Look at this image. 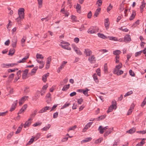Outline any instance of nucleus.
Here are the masks:
<instances>
[{
	"mask_svg": "<svg viewBox=\"0 0 146 146\" xmlns=\"http://www.w3.org/2000/svg\"><path fill=\"white\" fill-rule=\"evenodd\" d=\"M106 115H104L98 117L97 118V121H100V120L104 119L106 117Z\"/></svg>",
	"mask_w": 146,
	"mask_h": 146,
	"instance_id": "obj_30",
	"label": "nucleus"
},
{
	"mask_svg": "<svg viewBox=\"0 0 146 146\" xmlns=\"http://www.w3.org/2000/svg\"><path fill=\"white\" fill-rule=\"evenodd\" d=\"M133 92L131 90L129 91L125 94V95H124V97L129 96L131 94H133Z\"/></svg>",
	"mask_w": 146,
	"mask_h": 146,
	"instance_id": "obj_44",
	"label": "nucleus"
},
{
	"mask_svg": "<svg viewBox=\"0 0 146 146\" xmlns=\"http://www.w3.org/2000/svg\"><path fill=\"white\" fill-rule=\"evenodd\" d=\"M71 19L72 20V21H73V22H77L78 21H77L76 19L77 17H76L74 15H72L71 16Z\"/></svg>",
	"mask_w": 146,
	"mask_h": 146,
	"instance_id": "obj_33",
	"label": "nucleus"
},
{
	"mask_svg": "<svg viewBox=\"0 0 146 146\" xmlns=\"http://www.w3.org/2000/svg\"><path fill=\"white\" fill-rule=\"evenodd\" d=\"M146 104V97L144 99L143 101L142 102L141 104V106L143 107Z\"/></svg>",
	"mask_w": 146,
	"mask_h": 146,
	"instance_id": "obj_47",
	"label": "nucleus"
},
{
	"mask_svg": "<svg viewBox=\"0 0 146 146\" xmlns=\"http://www.w3.org/2000/svg\"><path fill=\"white\" fill-rule=\"evenodd\" d=\"M30 91V89H29V87L28 86H26L25 88V89L24 90V93L25 94H27Z\"/></svg>",
	"mask_w": 146,
	"mask_h": 146,
	"instance_id": "obj_26",
	"label": "nucleus"
},
{
	"mask_svg": "<svg viewBox=\"0 0 146 146\" xmlns=\"http://www.w3.org/2000/svg\"><path fill=\"white\" fill-rule=\"evenodd\" d=\"M50 126L51 125L50 124H48V127L46 126L44 127V128L42 129V131H46L47 130L49 129L50 127Z\"/></svg>",
	"mask_w": 146,
	"mask_h": 146,
	"instance_id": "obj_35",
	"label": "nucleus"
},
{
	"mask_svg": "<svg viewBox=\"0 0 146 146\" xmlns=\"http://www.w3.org/2000/svg\"><path fill=\"white\" fill-rule=\"evenodd\" d=\"M40 133H37L35 136H34V137H35V140H37L40 137Z\"/></svg>",
	"mask_w": 146,
	"mask_h": 146,
	"instance_id": "obj_48",
	"label": "nucleus"
},
{
	"mask_svg": "<svg viewBox=\"0 0 146 146\" xmlns=\"http://www.w3.org/2000/svg\"><path fill=\"white\" fill-rule=\"evenodd\" d=\"M113 6L110 4L109 6L107 8V11L108 12H109L112 9Z\"/></svg>",
	"mask_w": 146,
	"mask_h": 146,
	"instance_id": "obj_49",
	"label": "nucleus"
},
{
	"mask_svg": "<svg viewBox=\"0 0 146 146\" xmlns=\"http://www.w3.org/2000/svg\"><path fill=\"white\" fill-rule=\"evenodd\" d=\"M111 104H112L111 106L109 107L108 110L107 111V112L108 113L111 112L113 109H116L117 108L116 103L115 100L114 101H113L111 102Z\"/></svg>",
	"mask_w": 146,
	"mask_h": 146,
	"instance_id": "obj_1",
	"label": "nucleus"
},
{
	"mask_svg": "<svg viewBox=\"0 0 146 146\" xmlns=\"http://www.w3.org/2000/svg\"><path fill=\"white\" fill-rule=\"evenodd\" d=\"M83 101V100L82 98H80L78 100V104H81Z\"/></svg>",
	"mask_w": 146,
	"mask_h": 146,
	"instance_id": "obj_62",
	"label": "nucleus"
},
{
	"mask_svg": "<svg viewBox=\"0 0 146 146\" xmlns=\"http://www.w3.org/2000/svg\"><path fill=\"white\" fill-rule=\"evenodd\" d=\"M66 44H67V45H62V48L64 49L68 50H71V48L69 46H68V45H69L70 44L68 42H66Z\"/></svg>",
	"mask_w": 146,
	"mask_h": 146,
	"instance_id": "obj_16",
	"label": "nucleus"
},
{
	"mask_svg": "<svg viewBox=\"0 0 146 146\" xmlns=\"http://www.w3.org/2000/svg\"><path fill=\"white\" fill-rule=\"evenodd\" d=\"M93 77L95 82L96 83H98L99 80L97 77V74L96 73L94 74L93 75Z\"/></svg>",
	"mask_w": 146,
	"mask_h": 146,
	"instance_id": "obj_25",
	"label": "nucleus"
},
{
	"mask_svg": "<svg viewBox=\"0 0 146 146\" xmlns=\"http://www.w3.org/2000/svg\"><path fill=\"white\" fill-rule=\"evenodd\" d=\"M142 52L143 50H141L140 51L136 52L135 54V57L141 55Z\"/></svg>",
	"mask_w": 146,
	"mask_h": 146,
	"instance_id": "obj_40",
	"label": "nucleus"
},
{
	"mask_svg": "<svg viewBox=\"0 0 146 146\" xmlns=\"http://www.w3.org/2000/svg\"><path fill=\"white\" fill-rule=\"evenodd\" d=\"M108 66L107 63H105L104 65V70L105 73L108 74Z\"/></svg>",
	"mask_w": 146,
	"mask_h": 146,
	"instance_id": "obj_28",
	"label": "nucleus"
},
{
	"mask_svg": "<svg viewBox=\"0 0 146 146\" xmlns=\"http://www.w3.org/2000/svg\"><path fill=\"white\" fill-rule=\"evenodd\" d=\"M8 112L7 111H6L5 112H0V116H4Z\"/></svg>",
	"mask_w": 146,
	"mask_h": 146,
	"instance_id": "obj_61",
	"label": "nucleus"
},
{
	"mask_svg": "<svg viewBox=\"0 0 146 146\" xmlns=\"http://www.w3.org/2000/svg\"><path fill=\"white\" fill-rule=\"evenodd\" d=\"M51 60V56H49L47 58L46 63L47 64H50Z\"/></svg>",
	"mask_w": 146,
	"mask_h": 146,
	"instance_id": "obj_38",
	"label": "nucleus"
},
{
	"mask_svg": "<svg viewBox=\"0 0 146 146\" xmlns=\"http://www.w3.org/2000/svg\"><path fill=\"white\" fill-rule=\"evenodd\" d=\"M136 129L135 128H134V127H133V128H131L129 130L127 131H126V132L127 133H128L130 134H132V133H134V132H135V131H136Z\"/></svg>",
	"mask_w": 146,
	"mask_h": 146,
	"instance_id": "obj_19",
	"label": "nucleus"
},
{
	"mask_svg": "<svg viewBox=\"0 0 146 146\" xmlns=\"http://www.w3.org/2000/svg\"><path fill=\"white\" fill-rule=\"evenodd\" d=\"M98 30V28L96 26L91 27L88 31V32L90 34H92L95 33Z\"/></svg>",
	"mask_w": 146,
	"mask_h": 146,
	"instance_id": "obj_2",
	"label": "nucleus"
},
{
	"mask_svg": "<svg viewBox=\"0 0 146 146\" xmlns=\"http://www.w3.org/2000/svg\"><path fill=\"white\" fill-rule=\"evenodd\" d=\"M84 53L87 56H90L92 54V52L90 49L87 48L85 49Z\"/></svg>",
	"mask_w": 146,
	"mask_h": 146,
	"instance_id": "obj_12",
	"label": "nucleus"
},
{
	"mask_svg": "<svg viewBox=\"0 0 146 146\" xmlns=\"http://www.w3.org/2000/svg\"><path fill=\"white\" fill-rule=\"evenodd\" d=\"M135 15V11L133 10L132 11V14L129 18V20L131 21L133 20L134 18Z\"/></svg>",
	"mask_w": 146,
	"mask_h": 146,
	"instance_id": "obj_18",
	"label": "nucleus"
},
{
	"mask_svg": "<svg viewBox=\"0 0 146 146\" xmlns=\"http://www.w3.org/2000/svg\"><path fill=\"white\" fill-rule=\"evenodd\" d=\"M17 39L14 37L12 40L11 45L13 48H15L16 47L17 42Z\"/></svg>",
	"mask_w": 146,
	"mask_h": 146,
	"instance_id": "obj_10",
	"label": "nucleus"
},
{
	"mask_svg": "<svg viewBox=\"0 0 146 146\" xmlns=\"http://www.w3.org/2000/svg\"><path fill=\"white\" fill-rule=\"evenodd\" d=\"M119 29L121 30L123 32H127L129 31V30L127 28H125L123 29L122 28V27H121V28H119Z\"/></svg>",
	"mask_w": 146,
	"mask_h": 146,
	"instance_id": "obj_54",
	"label": "nucleus"
},
{
	"mask_svg": "<svg viewBox=\"0 0 146 146\" xmlns=\"http://www.w3.org/2000/svg\"><path fill=\"white\" fill-rule=\"evenodd\" d=\"M145 3L144 2V1L142 2V5L140 6V9H143V8L145 7Z\"/></svg>",
	"mask_w": 146,
	"mask_h": 146,
	"instance_id": "obj_41",
	"label": "nucleus"
},
{
	"mask_svg": "<svg viewBox=\"0 0 146 146\" xmlns=\"http://www.w3.org/2000/svg\"><path fill=\"white\" fill-rule=\"evenodd\" d=\"M24 19V18H22L21 17L19 16V17L16 18V20L19 24H20L21 20H23Z\"/></svg>",
	"mask_w": 146,
	"mask_h": 146,
	"instance_id": "obj_37",
	"label": "nucleus"
},
{
	"mask_svg": "<svg viewBox=\"0 0 146 146\" xmlns=\"http://www.w3.org/2000/svg\"><path fill=\"white\" fill-rule=\"evenodd\" d=\"M58 112H56L54 113L53 115V118H56L58 117Z\"/></svg>",
	"mask_w": 146,
	"mask_h": 146,
	"instance_id": "obj_57",
	"label": "nucleus"
},
{
	"mask_svg": "<svg viewBox=\"0 0 146 146\" xmlns=\"http://www.w3.org/2000/svg\"><path fill=\"white\" fill-rule=\"evenodd\" d=\"M103 140V138H100L99 139H96L95 141V143L97 144L100 143Z\"/></svg>",
	"mask_w": 146,
	"mask_h": 146,
	"instance_id": "obj_32",
	"label": "nucleus"
},
{
	"mask_svg": "<svg viewBox=\"0 0 146 146\" xmlns=\"http://www.w3.org/2000/svg\"><path fill=\"white\" fill-rule=\"evenodd\" d=\"M22 127L23 126H22L21 127L19 126L18 127L17 130L15 132L16 134H17L20 132L21 130Z\"/></svg>",
	"mask_w": 146,
	"mask_h": 146,
	"instance_id": "obj_43",
	"label": "nucleus"
},
{
	"mask_svg": "<svg viewBox=\"0 0 146 146\" xmlns=\"http://www.w3.org/2000/svg\"><path fill=\"white\" fill-rule=\"evenodd\" d=\"M14 132H11L7 136V138L8 139H10L12 136L14 134Z\"/></svg>",
	"mask_w": 146,
	"mask_h": 146,
	"instance_id": "obj_46",
	"label": "nucleus"
},
{
	"mask_svg": "<svg viewBox=\"0 0 146 146\" xmlns=\"http://www.w3.org/2000/svg\"><path fill=\"white\" fill-rule=\"evenodd\" d=\"M122 67V64L121 63L119 64L118 65L116 66V68L117 69L119 70L120 68Z\"/></svg>",
	"mask_w": 146,
	"mask_h": 146,
	"instance_id": "obj_59",
	"label": "nucleus"
},
{
	"mask_svg": "<svg viewBox=\"0 0 146 146\" xmlns=\"http://www.w3.org/2000/svg\"><path fill=\"white\" fill-rule=\"evenodd\" d=\"M121 51L119 50H116L113 51V54L115 55H119L121 53Z\"/></svg>",
	"mask_w": 146,
	"mask_h": 146,
	"instance_id": "obj_27",
	"label": "nucleus"
},
{
	"mask_svg": "<svg viewBox=\"0 0 146 146\" xmlns=\"http://www.w3.org/2000/svg\"><path fill=\"white\" fill-rule=\"evenodd\" d=\"M32 119H33L31 118H29L23 125L24 127L25 128L26 127H29L31 123V121H30L32 120Z\"/></svg>",
	"mask_w": 146,
	"mask_h": 146,
	"instance_id": "obj_5",
	"label": "nucleus"
},
{
	"mask_svg": "<svg viewBox=\"0 0 146 146\" xmlns=\"http://www.w3.org/2000/svg\"><path fill=\"white\" fill-rule=\"evenodd\" d=\"M1 67L3 68H8L9 67H13V65L11 64H1Z\"/></svg>",
	"mask_w": 146,
	"mask_h": 146,
	"instance_id": "obj_13",
	"label": "nucleus"
},
{
	"mask_svg": "<svg viewBox=\"0 0 146 146\" xmlns=\"http://www.w3.org/2000/svg\"><path fill=\"white\" fill-rule=\"evenodd\" d=\"M109 38V39L111 40H112L113 41H117V38L113 36H108V37Z\"/></svg>",
	"mask_w": 146,
	"mask_h": 146,
	"instance_id": "obj_42",
	"label": "nucleus"
},
{
	"mask_svg": "<svg viewBox=\"0 0 146 146\" xmlns=\"http://www.w3.org/2000/svg\"><path fill=\"white\" fill-rule=\"evenodd\" d=\"M98 35L99 37L103 39H107L108 38L107 36H105L102 33H98Z\"/></svg>",
	"mask_w": 146,
	"mask_h": 146,
	"instance_id": "obj_23",
	"label": "nucleus"
},
{
	"mask_svg": "<svg viewBox=\"0 0 146 146\" xmlns=\"http://www.w3.org/2000/svg\"><path fill=\"white\" fill-rule=\"evenodd\" d=\"M102 3V0H98L97 2V4L98 5V6H100L101 5Z\"/></svg>",
	"mask_w": 146,
	"mask_h": 146,
	"instance_id": "obj_50",
	"label": "nucleus"
},
{
	"mask_svg": "<svg viewBox=\"0 0 146 146\" xmlns=\"http://www.w3.org/2000/svg\"><path fill=\"white\" fill-rule=\"evenodd\" d=\"M15 51V50L14 48L11 49L9 50L8 55L12 56L14 54Z\"/></svg>",
	"mask_w": 146,
	"mask_h": 146,
	"instance_id": "obj_24",
	"label": "nucleus"
},
{
	"mask_svg": "<svg viewBox=\"0 0 146 146\" xmlns=\"http://www.w3.org/2000/svg\"><path fill=\"white\" fill-rule=\"evenodd\" d=\"M89 90L87 88L85 89V90H83L82 92L84 95L86 96H88L89 95L88 94V91Z\"/></svg>",
	"mask_w": 146,
	"mask_h": 146,
	"instance_id": "obj_20",
	"label": "nucleus"
},
{
	"mask_svg": "<svg viewBox=\"0 0 146 146\" xmlns=\"http://www.w3.org/2000/svg\"><path fill=\"white\" fill-rule=\"evenodd\" d=\"M70 87V84L66 85L64 86L62 89V90L63 91H66Z\"/></svg>",
	"mask_w": 146,
	"mask_h": 146,
	"instance_id": "obj_29",
	"label": "nucleus"
},
{
	"mask_svg": "<svg viewBox=\"0 0 146 146\" xmlns=\"http://www.w3.org/2000/svg\"><path fill=\"white\" fill-rule=\"evenodd\" d=\"M21 70H19L17 72L16 74L17 76H16L14 80V82H15L17 81V80L19 79L21 76Z\"/></svg>",
	"mask_w": 146,
	"mask_h": 146,
	"instance_id": "obj_7",
	"label": "nucleus"
},
{
	"mask_svg": "<svg viewBox=\"0 0 146 146\" xmlns=\"http://www.w3.org/2000/svg\"><path fill=\"white\" fill-rule=\"evenodd\" d=\"M113 131V128H109L108 131L106 132L104 134V137H106L108 135L111 133Z\"/></svg>",
	"mask_w": 146,
	"mask_h": 146,
	"instance_id": "obj_15",
	"label": "nucleus"
},
{
	"mask_svg": "<svg viewBox=\"0 0 146 146\" xmlns=\"http://www.w3.org/2000/svg\"><path fill=\"white\" fill-rule=\"evenodd\" d=\"M71 104L70 103L66 102L61 108V109H63L69 106Z\"/></svg>",
	"mask_w": 146,
	"mask_h": 146,
	"instance_id": "obj_36",
	"label": "nucleus"
},
{
	"mask_svg": "<svg viewBox=\"0 0 146 146\" xmlns=\"http://www.w3.org/2000/svg\"><path fill=\"white\" fill-rule=\"evenodd\" d=\"M29 98L28 96H24L22 97L21 100L23 101V102H24L26 100H27L28 98Z\"/></svg>",
	"mask_w": 146,
	"mask_h": 146,
	"instance_id": "obj_39",
	"label": "nucleus"
},
{
	"mask_svg": "<svg viewBox=\"0 0 146 146\" xmlns=\"http://www.w3.org/2000/svg\"><path fill=\"white\" fill-rule=\"evenodd\" d=\"M123 71L121 70H118L116 72V74L117 75H120L123 73Z\"/></svg>",
	"mask_w": 146,
	"mask_h": 146,
	"instance_id": "obj_45",
	"label": "nucleus"
},
{
	"mask_svg": "<svg viewBox=\"0 0 146 146\" xmlns=\"http://www.w3.org/2000/svg\"><path fill=\"white\" fill-rule=\"evenodd\" d=\"M24 9L22 8H19L18 10V15L22 18H24Z\"/></svg>",
	"mask_w": 146,
	"mask_h": 146,
	"instance_id": "obj_3",
	"label": "nucleus"
},
{
	"mask_svg": "<svg viewBox=\"0 0 146 146\" xmlns=\"http://www.w3.org/2000/svg\"><path fill=\"white\" fill-rule=\"evenodd\" d=\"M17 104V100H16L15 102H14L12 105L10 111L11 112L12 111L15 109L16 106Z\"/></svg>",
	"mask_w": 146,
	"mask_h": 146,
	"instance_id": "obj_11",
	"label": "nucleus"
},
{
	"mask_svg": "<svg viewBox=\"0 0 146 146\" xmlns=\"http://www.w3.org/2000/svg\"><path fill=\"white\" fill-rule=\"evenodd\" d=\"M129 73L130 75L132 76H135V74L133 72L132 70H129Z\"/></svg>",
	"mask_w": 146,
	"mask_h": 146,
	"instance_id": "obj_51",
	"label": "nucleus"
},
{
	"mask_svg": "<svg viewBox=\"0 0 146 146\" xmlns=\"http://www.w3.org/2000/svg\"><path fill=\"white\" fill-rule=\"evenodd\" d=\"M42 124V123L36 122L33 125V126L36 127L38 125H40Z\"/></svg>",
	"mask_w": 146,
	"mask_h": 146,
	"instance_id": "obj_58",
	"label": "nucleus"
},
{
	"mask_svg": "<svg viewBox=\"0 0 146 146\" xmlns=\"http://www.w3.org/2000/svg\"><path fill=\"white\" fill-rule=\"evenodd\" d=\"M36 58L37 59H43L44 58V57L41 54H36Z\"/></svg>",
	"mask_w": 146,
	"mask_h": 146,
	"instance_id": "obj_34",
	"label": "nucleus"
},
{
	"mask_svg": "<svg viewBox=\"0 0 146 146\" xmlns=\"http://www.w3.org/2000/svg\"><path fill=\"white\" fill-rule=\"evenodd\" d=\"M92 16V12L91 11H89V12L88 13L87 15L88 18L89 19H90L91 18V17Z\"/></svg>",
	"mask_w": 146,
	"mask_h": 146,
	"instance_id": "obj_63",
	"label": "nucleus"
},
{
	"mask_svg": "<svg viewBox=\"0 0 146 146\" xmlns=\"http://www.w3.org/2000/svg\"><path fill=\"white\" fill-rule=\"evenodd\" d=\"M106 21L105 23V26L106 29H108L109 28V26L110 24V23L108 21V20L107 19H105Z\"/></svg>",
	"mask_w": 146,
	"mask_h": 146,
	"instance_id": "obj_31",
	"label": "nucleus"
},
{
	"mask_svg": "<svg viewBox=\"0 0 146 146\" xmlns=\"http://www.w3.org/2000/svg\"><path fill=\"white\" fill-rule=\"evenodd\" d=\"M108 126H106L104 127H103L101 125L98 128V130L99 131L100 133L102 134L103 133L104 131L107 129H108Z\"/></svg>",
	"mask_w": 146,
	"mask_h": 146,
	"instance_id": "obj_4",
	"label": "nucleus"
},
{
	"mask_svg": "<svg viewBox=\"0 0 146 146\" xmlns=\"http://www.w3.org/2000/svg\"><path fill=\"white\" fill-rule=\"evenodd\" d=\"M15 76V74L13 73L11 74L9 76V79H11V80H13L14 76Z\"/></svg>",
	"mask_w": 146,
	"mask_h": 146,
	"instance_id": "obj_55",
	"label": "nucleus"
},
{
	"mask_svg": "<svg viewBox=\"0 0 146 146\" xmlns=\"http://www.w3.org/2000/svg\"><path fill=\"white\" fill-rule=\"evenodd\" d=\"M81 7L80 5L78 3L77 4L76 9L78 13H80L81 11Z\"/></svg>",
	"mask_w": 146,
	"mask_h": 146,
	"instance_id": "obj_22",
	"label": "nucleus"
},
{
	"mask_svg": "<svg viewBox=\"0 0 146 146\" xmlns=\"http://www.w3.org/2000/svg\"><path fill=\"white\" fill-rule=\"evenodd\" d=\"M27 74H26L25 73H23V74L22 75V78L23 79H25L27 77Z\"/></svg>",
	"mask_w": 146,
	"mask_h": 146,
	"instance_id": "obj_53",
	"label": "nucleus"
},
{
	"mask_svg": "<svg viewBox=\"0 0 146 146\" xmlns=\"http://www.w3.org/2000/svg\"><path fill=\"white\" fill-rule=\"evenodd\" d=\"M89 128V127H88L87 125H86L84 127L83 129L82 132H85Z\"/></svg>",
	"mask_w": 146,
	"mask_h": 146,
	"instance_id": "obj_56",
	"label": "nucleus"
},
{
	"mask_svg": "<svg viewBox=\"0 0 146 146\" xmlns=\"http://www.w3.org/2000/svg\"><path fill=\"white\" fill-rule=\"evenodd\" d=\"M131 40V37L129 35H128L125 36L124 39V41L125 42L129 41Z\"/></svg>",
	"mask_w": 146,
	"mask_h": 146,
	"instance_id": "obj_17",
	"label": "nucleus"
},
{
	"mask_svg": "<svg viewBox=\"0 0 146 146\" xmlns=\"http://www.w3.org/2000/svg\"><path fill=\"white\" fill-rule=\"evenodd\" d=\"M95 57L94 55H92L90 57L88 60L91 63H94L96 62Z\"/></svg>",
	"mask_w": 146,
	"mask_h": 146,
	"instance_id": "obj_9",
	"label": "nucleus"
},
{
	"mask_svg": "<svg viewBox=\"0 0 146 146\" xmlns=\"http://www.w3.org/2000/svg\"><path fill=\"white\" fill-rule=\"evenodd\" d=\"M96 72L97 73V74L98 76H101V73H100V69L98 68L96 70Z\"/></svg>",
	"mask_w": 146,
	"mask_h": 146,
	"instance_id": "obj_52",
	"label": "nucleus"
},
{
	"mask_svg": "<svg viewBox=\"0 0 146 146\" xmlns=\"http://www.w3.org/2000/svg\"><path fill=\"white\" fill-rule=\"evenodd\" d=\"M92 139V138L91 137L86 138L82 140L81 142L82 143H85L90 141Z\"/></svg>",
	"mask_w": 146,
	"mask_h": 146,
	"instance_id": "obj_21",
	"label": "nucleus"
},
{
	"mask_svg": "<svg viewBox=\"0 0 146 146\" xmlns=\"http://www.w3.org/2000/svg\"><path fill=\"white\" fill-rule=\"evenodd\" d=\"M51 108L50 106H45L42 108L39 111L38 113H43L45 112L47 110H49Z\"/></svg>",
	"mask_w": 146,
	"mask_h": 146,
	"instance_id": "obj_6",
	"label": "nucleus"
},
{
	"mask_svg": "<svg viewBox=\"0 0 146 146\" xmlns=\"http://www.w3.org/2000/svg\"><path fill=\"white\" fill-rule=\"evenodd\" d=\"M79 41V38L78 37H76L74 39V41L76 43H78Z\"/></svg>",
	"mask_w": 146,
	"mask_h": 146,
	"instance_id": "obj_64",
	"label": "nucleus"
},
{
	"mask_svg": "<svg viewBox=\"0 0 146 146\" xmlns=\"http://www.w3.org/2000/svg\"><path fill=\"white\" fill-rule=\"evenodd\" d=\"M73 48L74 50L76 52V53L78 55H81L82 54V52L79 50V48L75 46H74L73 47Z\"/></svg>",
	"mask_w": 146,
	"mask_h": 146,
	"instance_id": "obj_8",
	"label": "nucleus"
},
{
	"mask_svg": "<svg viewBox=\"0 0 146 146\" xmlns=\"http://www.w3.org/2000/svg\"><path fill=\"white\" fill-rule=\"evenodd\" d=\"M137 133H139L140 134H145L146 133V131L145 130H143V131H138L137 132Z\"/></svg>",
	"mask_w": 146,
	"mask_h": 146,
	"instance_id": "obj_60",
	"label": "nucleus"
},
{
	"mask_svg": "<svg viewBox=\"0 0 146 146\" xmlns=\"http://www.w3.org/2000/svg\"><path fill=\"white\" fill-rule=\"evenodd\" d=\"M29 54H28L27 56L23 58L22 60H20L17 62L18 63H23L25 62V60H26L29 58Z\"/></svg>",
	"mask_w": 146,
	"mask_h": 146,
	"instance_id": "obj_14",
	"label": "nucleus"
}]
</instances>
